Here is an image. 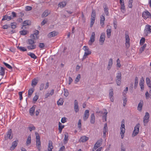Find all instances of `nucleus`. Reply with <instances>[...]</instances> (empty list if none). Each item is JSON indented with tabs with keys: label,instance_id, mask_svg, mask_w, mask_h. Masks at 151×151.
Segmentation results:
<instances>
[{
	"label": "nucleus",
	"instance_id": "obj_45",
	"mask_svg": "<svg viewBox=\"0 0 151 151\" xmlns=\"http://www.w3.org/2000/svg\"><path fill=\"white\" fill-rule=\"evenodd\" d=\"M81 78V75L80 74H78L77 75L76 78L75 80V83H77L80 80Z\"/></svg>",
	"mask_w": 151,
	"mask_h": 151
},
{
	"label": "nucleus",
	"instance_id": "obj_37",
	"mask_svg": "<svg viewBox=\"0 0 151 151\" xmlns=\"http://www.w3.org/2000/svg\"><path fill=\"white\" fill-rule=\"evenodd\" d=\"M64 125H62L59 122V128L58 130L60 133L61 132L62 129L64 127Z\"/></svg>",
	"mask_w": 151,
	"mask_h": 151
},
{
	"label": "nucleus",
	"instance_id": "obj_1",
	"mask_svg": "<svg viewBox=\"0 0 151 151\" xmlns=\"http://www.w3.org/2000/svg\"><path fill=\"white\" fill-rule=\"evenodd\" d=\"M38 35V30H36L35 32L33 34L31 35L30 37L31 39H29L27 41V44L29 45H33L35 43V40L37 38Z\"/></svg>",
	"mask_w": 151,
	"mask_h": 151
},
{
	"label": "nucleus",
	"instance_id": "obj_2",
	"mask_svg": "<svg viewBox=\"0 0 151 151\" xmlns=\"http://www.w3.org/2000/svg\"><path fill=\"white\" fill-rule=\"evenodd\" d=\"M124 124V119H123L122 121L121 126L120 128V134L122 139H123L124 138V134L125 133V129Z\"/></svg>",
	"mask_w": 151,
	"mask_h": 151
},
{
	"label": "nucleus",
	"instance_id": "obj_13",
	"mask_svg": "<svg viewBox=\"0 0 151 151\" xmlns=\"http://www.w3.org/2000/svg\"><path fill=\"white\" fill-rule=\"evenodd\" d=\"M105 35L104 33H102L100 36L99 41L101 45H102L103 43L105 40Z\"/></svg>",
	"mask_w": 151,
	"mask_h": 151
},
{
	"label": "nucleus",
	"instance_id": "obj_52",
	"mask_svg": "<svg viewBox=\"0 0 151 151\" xmlns=\"http://www.w3.org/2000/svg\"><path fill=\"white\" fill-rule=\"evenodd\" d=\"M3 63L4 65L8 68L10 69H12V67L8 64L5 62H4Z\"/></svg>",
	"mask_w": 151,
	"mask_h": 151
},
{
	"label": "nucleus",
	"instance_id": "obj_23",
	"mask_svg": "<svg viewBox=\"0 0 151 151\" xmlns=\"http://www.w3.org/2000/svg\"><path fill=\"white\" fill-rule=\"evenodd\" d=\"M109 95L111 101L112 102H113V89H111L110 90Z\"/></svg>",
	"mask_w": 151,
	"mask_h": 151
},
{
	"label": "nucleus",
	"instance_id": "obj_9",
	"mask_svg": "<svg viewBox=\"0 0 151 151\" xmlns=\"http://www.w3.org/2000/svg\"><path fill=\"white\" fill-rule=\"evenodd\" d=\"M95 33L94 32L92 33L90 40L88 42V44L90 45H92V43L94 42L95 39Z\"/></svg>",
	"mask_w": 151,
	"mask_h": 151
},
{
	"label": "nucleus",
	"instance_id": "obj_17",
	"mask_svg": "<svg viewBox=\"0 0 151 151\" xmlns=\"http://www.w3.org/2000/svg\"><path fill=\"white\" fill-rule=\"evenodd\" d=\"M145 82L144 80L142 78L140 81L139 85L140 87L141 90L142 91L144 90V83Z\"/></svg>",
	"mask_w": 151,
	"mask_h": 151
},
{
	"label": "nucleus",
	"instance_id": "obj_55",
	"mask_svg": "<svg viewBox=\"0 0 151 151\" xmlns=\"http://www.w3.org/2000/svg\"><path fill=\"white\" fill-rule=\"evenodd\" d=\"M64 96L66 97H67L68 96L69 94L68 90L67 89L64 88Z\"/></svg>",
	"mask_w": 151,
	"mask_h": 151
},
{
	"label": "nucleus",
	"instance_id": "obj_34",
	"mask_svg": "<svg viewBox=\"0 0 151 151\" xmlns=\"http://www.w3.org/2000/svg\"><path fill=\"white\" fill-rule=\"evenodd\" d=\"M37 83L38 80L36 78H35L32 81L31 85L33 88H34L37 84Z\"/></svg>",
	"mask_w": 151,
	"mask_h": 151
},
{
	"label": "nucleus",
	"instance_id": "obj_14",
	"mask_svg": "<svg viewBox=\"0 0 151 151\" xmlns=\"http://www.w3.org/2000/svg\"><path fill=\"white\" fill-rule=\"evenodd\" d=\"M36 107V105H34L29 110V114L30 115L33 116L35 113V109Z\"/></svg>",
	"mask_w": 151,
	"mask_h": 151
},
{
	"label": "nucleus",
	"instance_id": "obj_56",
	"mask_svg": "<svg viewBox=\"0 0 151 151\" xmlns=\"http://www.w3.org/2000/svg\"><path fill=\"white\" fill-rule=\"evenodd\" d=\"M128 90V88L127 87H126V88L124 90L123 92V96L125 95L126 96V94L127 93Z\"/></svg>",
	"mask_w": 151,
	"mask_h": 151
},
{
	"label": "nucleus",
	"instance_id": "obj_59",
	"mask_svg": "<svg viewBox=\"0 0 151 151\" xmlns=\"http://www.w3.org/2000/svg\"><path fill=\"white\" fill-rule=\"evenodd\" d=\"M95 19H94L91 18V21L90 22V27H92L93 24L94 23Z\"/></svg>",
	"mask_w": 151,
	"mask_h": 151
},
{
	"label": "nucleus",
	"instance_id": "obj_4",
	"mask_svg": "<svg viewBox=\"0 0 151 151\" xmlns=\"http://www.w3.org/2000/svg\"><path fill=\"white\" fill-rule=\"evenodd\" d=\"M122 74L120 72H118L116 74V81L118 86H120L121 83Z\"/></svg>",
	"mask_w": 151,
	"mask_h": 151
},
{
	"label": "nucleus",
	"instance_id": "obj_39",
	"mask_svg": "<svg viewBox=\"0 0 151 151\" xmlns=\"http://www.w3.org/2000/svg\"><path fill=\"white\" fill-rule=\"evenodd\" d=\"M88 137L85 136H83L81 137V140L82 142H85L88 139Z\"/></svg>",
	"mask_w": 151,
	"mask_h": 151
},
{
	"label": "nucleus",
	"instance_id": "obj_40",
	"mask_svg": "<svg viewBox=\"0 0 151 151\" xmlns=\"http://www.w3.org/2000/svg\"><path fill=\"white\" fill-rule=\"evenodd\" d=\"M27 55L30 56L31 58L34 59H36L37 58V57L35 56V54L29 52L28 53H27Z\"/></svg>",
	"mask_w": 151,
	"mask_h": 151
},
{
	"label": "nucleus",
	"instance_id": "obj_22",
	"mask_svg": "<svg viewBox=\"0 0 151 151\" xmlns=\"http://www.w3.org/2000/svg\"><path fill=\"white\" fill-rule=\"evenodd\" d=\"M143 104V102L142 101H140L138 104L137 106V109L139 111H141Z\"/></svg>",
	"mask_w": 151,
	"mask_h": 151
},
{
	"label": "nucleus",
	"instance_id": "obj_33",
	"mask_svg": "<svg viewBox=\"0 0 151 151\" xmlns=\"http://www.w3.org/2000/svg\"><path fill=\"white\" fill-rule=\"evenodd\" d=\"M112 59L111 58L109 60L108 65L107 67V69L108 70H110L112 66Z\"/></svg>",
	"mask_w": 151,
	"mask_h": 151
},
{
	"label": "nucleus",
	"instance_id": "obj_54",
	"mask_svg": "<svg viewBox=\"0 0 151 151\" xmlns=\"http://www.w3.org/2000/svg\"><path fill=\"white\" fill-rule=\"evenodd\" d=\"M111 30L107 29V36L108 38H109L111 36Z\"/></svg>",
	"mask_w": 151,
	"mask_h": 151
},
{
	"label": "nucleus",
	"instance_id": "obj_58",
	"mask_svg": "<svg viewBox=\"0 0 151 151\" xmlns=\"http://www.w3.org/2000/svg\"><path fill=\"white\" fill-rule=\"evenodd\" d=\"M125 45L126 47L128 48L130 46L129 41H126Z\"/></svg>",
	"mask_w": 151,
	"mask_h": 151
},
{
	"label": "nucleus",
	"instance_id": "obj_35",
	"mask_svg": "<svg viewBox=\"0 0 151 151\" xmlns=\"http://www.w3.org/2000/svg\"><path fill=\"white\" fill-rule=\"evenodd\" d=\"M31 142V137L30 135H29L27 139L26 142V145H29L30 144Z\"/></svg>",
	"mask_w": 151,
	"mask_h": 151
},
{
	"label": "nucleus",
	"instance_id": "obj_18",
	"mask_svg": "<svg viewBox=\"0 0 151 151\" xmlns=\"http://www.w3.org/2000/svg\"><path fill=\"white\" fill-rule=\"evenodd\" d=\"M146 83L148 86L150 88V93H151V81L149 78L147 77L146 79Z\"/></svg>",
	"mask_w": 151,
	"mask_h": 151
},
{
	"label": "nucleus",
	"instance_id": "obj_20",
	"mask_svg": "<svg viewBox=\"0 0 151 151\" xmlns=\"http://www.w3.org/2000/svg\"><path fill=\"white\" fill-rule=\"evenodd\" d=\"M108 131V127L107 123H105L103 129V134L104 137H105L106 135V132Z\"/></svg>",
	"mask_w": 151,
	"mask_h": 151
},
{
	"label": "nucleus",
	"instance_id": "obj_24",
	"mask_svg": "<svg viewBox=\"0 0 151 151\" xmlns=\"http://www.w3.org/2000/svg\"><path fill=\"white\" fill-rule=\"evenodd\" d=\"M50 13V11L46 10H45L43 13L42 15V17H44L47 16Z\"/></svg>",
	"mask_w": 151,
	"mask_h": 151
},
{
	"label": "nucleus",
	"instance_id": "obj_12",
	"mask_svg": "<svg viewBox=\"0 0 151 151\" xmlns=\"http://www.w3.org/2000/svg\"><path fill=\"white\" fill-rule=\"evenodd\" d=\"M120 3L121 5V9L123 13H124L125 11V8L124 4V0H120Z\"/></svg>",
	"mask_w": 151,
	"mask_h": 151
},
{
	"label": "nucleus",
	"instance_id": "obj_49",
	"mask_svg": "<svg viewBox=\"0 0 151 151\" xmlns=\"http://www.w3.org/2000/svg\"><path fill=\"white\" fill-rule=\"evenodd\" d=\"M147 44H144L143 46L140 48L139 50L141 53H142L144 50Z\"/></svg>",
	"mask_w": 151,
	"mask_h": 151
},
{
	"label": "nucleus",
	"instance_id": "obj_60",
	"mask_svg": "<svg viewBox=\"0 0 151 151\" xmlns=\"http://www.w3.org/2000/svg\"><path fill=\"white\" fill-rule=\"evenodd\" d=\"M68 140V133H66L65 134V137L64 140L65 141H67Z\"/></svg>",
	"mask_w": 151,
	"mask_h": 151
},
{
	"label": "nucleus",
	"instance_id": "obj_27",
	"mask_svg": "<svg viewBox=\"0 0 151 151\" xmlns=\"http://www.w3.org/2000/svg\"><path fill=\"white\" fill-rule=\"evenodd\" d=\"M95 117L93 113L92 114L91 116L90 122L91 124H93L95 122Z\"/></svg>",
	"mask_w": 151,
	"mask_h": 151
},
{
	"label": "nucleus",
	"instance_id": "obj_63",
	"mask_svg": "<svg viewBox=\"0 0 151 151\" xmlns=\"http://www.w3.org/2000/svg\"><path fill=\"white\" fill-rule=\"evenodd\" d=\"M11 25V28L12 29H15L16 28V26L15 23H12Z\"/></svg>",
	"mask_w": 151,
	"mask_h": 151
},
{
	"label": "nucleus",
	"instance_id": "obj_48",
	"mask_svg": "<svg viewBox=\"0 0 151 151\" xmlns=\"http://www.w3.org/2000/svg\"><path fill=\"white\" fill-rule=\"evenodd\" d=\"M27 30H23L20 31L19 33L21 35H25L27 34Z\"/></svg>",
	"mask_w": 151,
	"mask_h": 151
},
{
	"label": "nucleus",
	"instance_id": "obj_5",
	"mask_svg": "<svg viewBox=\"0 0 151 151\" xmlns=\"http://www.w3.org/2000/svg\"><path fill=\"white\" fill-rule=\"evenodd\" d=\"M140 127V124L139 123L137 124L134 127V130L133 132L132 135L134 137L139 133V129Z\"/></svg>",
	"mask_w": 151,
	"mask_h": 151
},
{
	"label": "nucleus",
	"instance_id": "obj_38",
	"mask_svg": "<svg viewBox=\"0 0 151 151\" xmlns=\"http://www.w3.org/2000/svg\"><path fill=\"white\" fill-rule=\"evenodd\" d=\"M138 78L136 77L135 78V80H134V88L135 89H136L137 86L138 84Z\"/></svg>",
	"mask_w": 151,
	"mask_h": 151
},
{
	"label": "nucleus",
	"instance_id": "obj_44",
	"mask_svg": "<svg viewBox=\"0 0 151 151\" xmlns=\"http://www.w3.org/2000/svg\"><path fill=\"white\" fill-rule=\"evenodd\" d=\"M96 13L95 10H93L91 14V19H94L96 18Z\"/></svg>",
	"mask_w": 151,
	"mask_h": 151
},
{
	"label": "nucleus",
	"instance_id": "obj_10",
	"mask_svg": "<svg viewBox=\"0 0 151 151\" xmlns=\"http://www.w3.org/2000/svg\"><path fill=\"white\" fill-rule=\"evenodd\" d=\"M142 16L145 19L147 18L150 17L151 15L150 13L147 11H145L143 12Z\"/></svg>",
	"mask_w": 151,
	"mask_h": 151
},
{
	"label": "nucleus",
	"instance_id": "obj_62",
	"mask_svg": "<svg viewBox=\"0 0 151 151\" xmlns=\"http://www.w3.org/2000/svg\"><path fill=\"white\" fill-rule=\"evenodd\" d=\"M32 9V7L30 6H26L25 7V10L26 11H29Z\"/></svg>",
	"mask_w": 151,
	"mask_h": 151
},
{
	"label": "nucleus",
	"instance_id": "obj_47",
	"mask_svg": "<svg viewBox=\"0 0 151 151\" xmlns=\"http://www.w3.org/2000/svg\"><path fill=\"white\" fill-rule=\"evenodd\" d=\"M125 35L126 41H130L128 32L126 31L125 32Z\"/></svg>",
	"mask_w": 151,
	"mask_h": 151
},
{
	"label": "nucleus",
	"instance_id": "obj_28",
	"mask_svg": "<svg viewBox=\"0 0 151 151\" xmlns=\"http://www.w3.org/2000/svg\"><path fill=\"white\" fill-rule=\"evenodd\" d=\"M12 19L10 16H8L6 15L3 17V18L2 19V21H4L7 20V21H9Z\"/></svg>",
	"mask_w": 151,
	"mask_h": 151
},
{
	"label": "nucleus",
	"instance_id": "obj_64",
	"mask_svg": "<svg viewBox=\"0 0 151 151\" xmlns=\"http://www.w3.org/2000/svg\"><path fill=\"white\" fill-rule=\"evenodd\" d=\"M104 114H105L103 116V118L104 119H105V121H106L107 112H104Z\"/></svg>",
	"mask_w": 151,
	"mask_h": 151
},
{
	"label": "nucleus",
	"instance_id": "obj_8",
	"mask_svg": "<svg viewBox=\"0 0 151 151\" xmlns=\"http://www.w3.org/2000/svg\"><path fill=\"white\" fill-rule=\"evenodd\" d=\"M145 33L146 36L151 33V26L150 25H146L144 29Z\"/></svg>",
	"mask_w": 151,
	"mask_h": 151
},
{
	"label": "nucleus",
	"instance_id": "obj_51",
	"mask_svg": "<svg viewBox=\"0 0 151 151\" xmlns=\"http://www.w3.org/2000/svg\"><path fill=\"white\" fill-rule=\"evenodd\" d=\"M78 127L80 129H81V119H79L78 120Z\"/></svg>",
	"mask_w": 151,
	"mask_h": 151
},
{
	"label": "nucleus",
	"instance_id": "obj_21",
	"mask_svg": "<svg viewBox=\"0 0 151 151\" xmlns=\"http://www.w3.org/2000/svg\"><path fill=\"white\" fill-rule=\"evenodd\" d=\"M100 24L102 27H103L104 24L105 17L103 15H101L100 17Z\"/></svg>",
	"mask_w": 151,
	"mask_h": 151
},
{
	"label": "nucleus",
	"instance_id": "obj_31",
	"mask_svg": "<svg viewBox=\"0 0 151 151\" xmlns=\"http://www.w3.org/2000/svg\"><path fill=\"white\" fill-rule=\"evenodd\" d=\"M34 91L33 88H30L28 91V97H30Z\"/></svg>",
	"mask_w": 151,
	"mask_h": 151
},
{
	"label": "nucleus",
	"instance_id": "obj_36",
	"mask_svg": "<svg viewBox=\"0 0 151 151\" xmlns=\"http://www.w3.org/2000/svg\"><path fill=\"white\" fill-rule=\"evenodd\" d=\"M5 68L2 67H0V74L4 76L5 74Z\"/></svg>",
	"mask_w": 151,
	"mask_h": 151
},
{
	"label": "nucleus",
	"instance_id": "obj_26",
	"mask_svg": "<svg viewBox=\"0 0 151 151\" xmlns=\"http://www.w3.org/2000/svg\"><path fill=\"white\" fill-rule=\"evenodd\" d=\"M57 34V33L55 31H53L49 33L47 36L48 37L51 38L52 37H55Z\"/></svg>",
	"mask_w": 151,
	"mask_h": 151
},
{
	"label": "nucleus",
	"instance_id": "obj_53",
	"mask_svg": "<svg viewBox=\"0 0 151 151\" xmlns=\"http://www.w3.org/2000/svg\"><path fill=\"white\" fill-rule=\"evenodd\" d=\"M145 39L144 37H142L140 40V44L141 45H142L145 42Z\"/></svg>",
	"mask_w": 151,
	"mask_h": 151
},
{
	"label": "nucleus",
	"instance_id": "obj_61",
	"mask_svg": "<svg viewBox=\"0 0 151 151\" xmlns=\"http://www.w3.org/2000/svg\"><path fill=\"white\" fill-rule=\"evenodd\" d=\"M38 46L40 47V48H43L45 46V45H44V43H40L39 45H38Z\"/></svg>",
	"mask_w": 151,
	"mask_h": 151
},
{
	"label": "nucleus",
	"instance_id": "obj_50",
	"mask_svg": "<svg viewBox=\"0 0 151 151\" xmlns=\"http://www.w3.org/2000/svg\"><path fill=\"white\" fill-rule=\"evenodd\" d=\"M36 45H31L28 46H27V48L29 50H32L34 49L36 47Z\"/></svg>",
	"mask_w": 151,
	"mask_h": 151
},
{
	"label": "nucleus",
	"instance_id": "obj_32",
	"mask_svg": "<svg viewBox=\"0 0 151 151\" xmlns=\"http://www.w3.org/2000/svg\"><path fill=\"white\" fill-rule=\"evenodd\" d=\"M17 145V143L15 141H14L12 144V145L10 148V150H14L16 147Z\"/></svg>",
	"mask_w": 151,
	"mask_h": 151
},
{
	"label": "nucleus",
	"instance_id": "obj_16",
	"mask_svg": "<svg viewBox=\"0 0 151 151\" xmlns=\"http://www.w3.org/2000/svg\"><path fill=\"white\" fill-rule=\"evenodd\" d=\"M89 115V111L86 110L84 112L83 116V119L84 121H86L88 119Z\"/></svg>",
	"mask_w": 151,
	"mask_h": 151
},
{
	"label": "nucleus",
	"instance_id": "obj_57",
	"mask_svg": "<svg viewBox=\"0 0 151 151\" xmlns=\"http://www.w3.org/2000/svg\"><path fill=\"white\" fill-rule=\"evenodd\" d=\"M117 67L120 68L121 66V64H120V62L119 59L118 58L117 60Z\"/></svg>",
	"mask_w": 151,
	"mask_h": 151
},
{
	"label": "nucleus",
	"instance_id": "obj_11",
	"mask_svg": "<svg viewBox=\"0 0 151 151\" xmlns=\"http://www.w3.org/2000/svg\"><path fill=\"white\" fill-rule=\"evenodd\" d=\"M12 130L11 129H10L7 132L6 136L5 137V140L7 139L8 138L9 139H11L12 138L13 135L12 134Z\"/></svg>",
	"mask_w": 151,
	"mask_h": 151
},
{
	"label": "nucleus",
	"instance_id": "obj_42",
	"mask_svg": "<svg viewBox=\"0 0 151 151\" xmlns=\"http://www.w3.org/2000/svg\"><path fill=\"white\" fill-rule=\"evenodd\" d=\"M123 106H125L126 104V103L127 102V99L126 98V96L125 95L123 96Z\"/></svg>",
	"mask_w": 151,
	"mask_h": 151
},
{
	"label": "nucleus",
	"instance_id": "obj_15",
	"mask_svg": "<svg viewBox=\"0 0 151 151\" xmlns=\"http://www.w3.org/2000/svg\"><path fill=\"white\" fill-rule=\"evenodd\" d=\"M74 110L76 113L78 112L79 111V106L78 105V102L76 100L74 101Z\"/></svg>",
	"mask_w": 151,
	"mask_h": 151
},
{
	"label": "nucleus",
	"instance_id": "obj_43",
	"mask_svg": "<svg viewBox=\"0 0 151 151\" xmlns=\"http://www.w3.org/2000/svg\"><path fill=\"white\" fill-rule=\"evenodd\" d=\"M17 48L19 50L21 51L22 52H24L27 51V50L24 47H21V46H18L17 47Z\"/></svg>",
	"mask_w": 151,
	"mask_h": 151
},
{
	"label": "nucleus",
	"instance_id": "obj_3",
	"mask_svg": "<svg viewBox=\"0 0 151 151\" xmlns=\"http://www.w3.org/2000/svg\"><path fill=\"white\" fill-rule=\"evenodd\" d=\"M83 49L85 51L84 55L82 59V60H83L86 59L87 56L91 54V51L90 50L89 48L87 46H84Z\"/></svg>",
	"mask_w": 151,
	"mask_h": 151
},
{
	"label": "nucleus",
	"instance_id": "obj_41",
	"mask_svg": "<svg viewBox=\"0 0 151 151\" xmlns=\"http://www.w3.org/2000/svg\"><path fill=\"white\" fill-rule=\"evenodd\" d=\"M63 101L62 98H60L57 102V104L58 105H62L63 104Z\"/></svg>",
	"mask_w": 151,
	"mask_h": 151
},
{
	"label": "nucleus",
	"instance_id": "obj_29",
	"mask_svg": "<svg viewBox=\"0 0 151 151\" xmlns=\"http://www.w3.org/2000/svg\"><path fill=\"white\" fill-rule=\"evenodd\" d=\"M104 8L105 14L107 16H109V12L108 6L106 5H105L104 6Z\"/></svg>",
	"mask_w": 151,
	"mask_h": 151
},
{
	"label": "nucleus",
	"instance_id": "obj_7",
	"mask_svg": "<svg viewBox=\"0 0 151 151\" xmlns=\"http://www.w3.org/2000/svg\"><path fill=\"white\" fill-rule=\"evenodd\" d=\"M150 117L149 114L147 112L145 113V115L143 118V122L144 125L146 126L147 124L149 121V118Z\"/></svg>",
	"mask_w": 151,
	"mask_h": 151
},
{
	"label": "nucleus",
	"instance_id": "obj_19",
	"mask_svg": "<svg viewBox=\"0 0 151 151\" xmlns=\"http://www.w3.org/2000/svg\"><path fill=\"white\" fill-rule=\"evenodd\" d=\"M53 148V146H52V143L51 141H49L48 147L47 150V151H52V149Z\"/></svg>",
	"mask_w": 151,
	"mask_h": 151
},
{
	"label": "nucleus",
	"instance_id": "obj_6",
	"mask_svg": "<svg viewBox=\"0 0 151 151\" xmlns=\"http://www.w3.org/2000/svg\"><path fill=\"white\" fill-rule=\"evenodd\" d=\"M102 139L101 138L100 139L98 140L94 145L93 150L94 151L96 150L97 148L100 147L102 144Z\"/></svg>",
	"mask_w": 151,
	"mask_h": 151
},
{
	"label": "nucleus",
	"instance_id": "obj_25",
	"mask_svg": "<svg viewBox=\"0 0 151 151\" xmlns=\"http://www.w3.org/2000/svg\"><path fill=\"white\" fill-rule=\"evenodd\" d=\"M23 24V27H22V29H23V27L24 26H27V25H31V22L30 21L28 20H26L24 21L22 23Z\"/></svg>",
	"mask_w": 151,
	"mask_h": 151
},
{
	"label": "nucleus",
	"instance_id": "obj_30",
	"mask_svg": "<svg viewBox=\"0 0 151 151\" xmlns=\"http://www.w3.org/2000/svg\"><path fill=\"white\" fill-rule=\"evenodd\" d=\"M66 2L65 1L60 2L58 4V6L61 8H63L66 6Z\"/></svg>",
	"mask_w": 151,
	"mask_h": 151
},
{
	"label": "nucleus",
	"instance_id": "obj_46",
	"mask_svg": "<svg viewBox=\"0 0 151 151\" xmlns=\"http://www.w3.org/2000/svg\"><path fill=\"white\" fill-rule=\"evenodd\" d=\"M38 99V95L36 93L35 96L33 98V101L32 103L33 104H35V102L37 101Z\"/></svg>",
	"mask_w": 151,
	"mask_h": 151
}]
</instances>
